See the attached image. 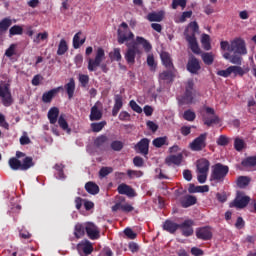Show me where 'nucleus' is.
I'll use <instances>...</instances> for the list:
<instances>
[{
	"label": "nucleus",
	"instance_id": "nucleus-1",
	"mask_svg": "<svg viewBox=\"0 0 256 256\" xmlns=\"http://www.w3.org/2000/svg\"><path fill=\"white\" fill-rule=\"evenodd\" d=\"M138 45H142L146 53H149V51L153 49V47L151 46V43H149L147 39L141 36H137L136 42H133L132 44H129V43L126 44V47H128V49L126 50L124 57L128 65H135V57H137V55L141 53V50H139Z\"/></svg>",
	"mask_w": 256,
	"mask_h": 256
},
{
	"label": "nucleus",
	"instance_id": "nucleus-2",
	"mask_svg": "<svg viewBox=\"0 0 256 256\" xmlns=\"http://www.w3.org/2000/svg\"><path fill=\"white\" fill-rule=\"evenodd\" d=\"M196 33H199V24H197V21L190 22L184 32V35L192 53L199 55V53H201V49L199 48L197 38L195 37Z\"/></svg>",
	"mask_w": 256,
	"mask_h": 256
},
{
	"label": "nucleus",
	"instance_id": "nucleus-3",
	"mask_svg": "<svg viewBox=\"0 0 256 256\" xmlns=\"http://www.w3.org/2000/svg\"><path fill=\"white\" fill-rule=\"evenodd\" d=\"M103 61H105V50L101 47H98L96 50L95 58H90L88 60V71L93 72L96 71L98 67H100L103 73H107L109 68H107V64L103 63Z\"/></svg>",
	"mask_w": 256,
	"mask_h": 256
},
{
	"label": "nucleus",
	"instance_id": "nucleus-4",
	"mask_svg": "<svg viewBox=\"0 0 256 256\" xmlns=\"http://www.w3.org/2000/svg\"><path fill=\"white\" fill-rule=\"evenodd\" d=\"M135 39V34L129 29L127 22H122L117 30V41L118 45H124Z\"/></svg>",
	"mask_w": 256,
	"mask_h": 256
},
{
	"label": "nucleus",
	"instance_id": "nucleus-5",
	"mask_svg": "<svg viewBox=\"0 0 256 256\" xmlns=\"http://www.w3.org/2000/svg\"><path fill=\"white\" fill-rule=\"evenodd\" d=\"M229 175V166L223 165L221 163H216L212 166V172L210 179L216 183H223L225 177Z\"/></svg>",
	"mask_w": 256,
	"mask_h": 256
},
{
	"label": "nucleus",
	"instance_id": "nucleus-6",
	"mask_svg": "<svg viewBox=\"0 0 256 256\" xmlns=\"http://www.w3.org/2000/svg\"><path fill=\"white\" fill-rule=\"evenodd\" d=\"M211 166V162L205 158H201L196 163L197 168V179L200 183H205L207 181V174L209 173V167Z\"/></svg>",
	"mask_w": 256,
	"mask_h": 256
},
{
	"label": "nucleus",
	"instance_id": "nucleus-7",
	"mask_svg": "<svg viewBox=\"0 0 256 256\" xmlns=\"http://www.w3.org/2000/svg\"><path fill=\"white\" fill-rule=\"evenodd\" d=\"M206 113L202 114V121L206 127H211L212 125H219V116L215 114V109L211 107L205 108Z\"/></svg>",
	"mask_w": 256,
	"mask_h": 256
},
{
	"label": "nucleus",
	"instance_id": "nucleus-8",
	"mask_svg": "<svg viewBox=\"0 0 256 256\" xmlns=\"http://www.w3.org/2000/svg\"><path fill=\"white\" fill-rule=\"evenodd\" d=\"M249 201H251L249 196H245V193L243 192H238L236 198L230 203V207H236V209H245V207L249 205Z\"/></svg>",
	"mask_w": 256,
	"mask_h": 256
},
{
	"label": "nucleus",
	"instance_id": "nucleus-9",
	"mask_svg": "<svg viewBox=\"0 0 256 256\" xmlns=\"http://www.w3.org/2000/svg\"><path fill=\"white\" fill-rule=\"evenodd\" d=\"M207 147V133L200 134L190 143L191 151H203Z\"/></svg>",
	"mask_w": 256,
	"mask_h": 256
},
{
	"label": "nucleus",
	"instance_id": "nucleus-10",
	"mask_svg": "<svg viewBox=\"0 0 256 256\" xmlns=\"http://www.w3.org/2000/svg\"><path fill=\"white\" fill-rule=\"evenodd\" d=\"M231 53L236 55H247V47L245 46V40L236 38L231 41Z\"/></svg>",
	"mask_w": 256,
	"mask_h": 256
},
{
	"label": "nucleus",
	"instance_id": "nucleus-11",
	"mask_svg": "<svg viewBox=\"0 0 256 256\" xmlns=\"http://www.w3.org/2000/svg\"><path fill=\"white\" fill-rule=\"evenodd\" d=\"M0 98L4 107H11L13 105V96H11V90H9L7 84L4 86L0 85Z\"/></svg>",
	"mask_w": 256,
	"mask_h": 256
},
{
	"label": "nucleus",
	"instance_id": "nucleus-12",
	"mask_svg": "<svg viewBox=\"0 0 256 256\" xmlns=\"http://www.w3.org/2000/svg\"><path fill=\"white\" fill-rule=\"evenodd\" d=\"M95 248L93 247V243L91 241L84 239L80 241L76 245V251H78V255L85 254V255H91Z\"/></svg>",
	"mask_w": 256,
	"mask_h": 256
},
{
	"label": "nucleus",
	"instance_id": "nucleus-13",
	"mask_svg": "<svg viewBox=\"0 0 256 256\" xmlns=\"http://www.w3.org/2000/svg\"><path fill=\"white\" fill-rule=\"evenodd\" d=\"M85 231L87 237H89L91 241H97V239L101 237L99 227H97V225H95L93 222H87L85 224Z\"/></svg>",
	"mask_w": 256,
	"mask_h": 256
},
{
	"label": "nucleus",
	"instance_id": "nucleus-14",
	"mask_svg": "<svg viewBox=\"0 0 256 256\" xmlns=\"http://www.w3.org/2000/svg\"><path fill=\"white\" fill-rule=\"evenodd\" d=\"M150 143H151V140H149V138H142L134 146V151H136V153H140V155H143L144 157H147V155H149V144Z\"/></svg>",
	"mask_w": 256,
	"mask_h": 256
},
{
	"label": "nucleus",
	"instance_id": "nucleus-15",
	"mask_svg": "<svg viewBox=\"0 0 256 256\" xmlns=\"http://www.w3.org/2000/svg\"><path fill=\"white\" fill-rule=\"evenodd\" d=\"M196 237L202 241H211V239H213V232L211 231V227L205 226L198 228L196 230Z\"/></svg>",
	"mask_w": 256,
	"mask_h": 256
},
{
	"label": "nucleus",
	"instance_id": "nucleus-16",
	"mask_svg": "<svg viewBox=\"0 0 256 256\" xmlns=\"http://www.w3.org/2000/svg\"><path fill=\"white\" fill-rule=\"evenodd\" d=\"M186 69L187 71H189V73H192V75H197V73L201 71V64L199 63V60L195 56H192L188 60Z\"/></svg>",
	"mask_w": 256,
	"mask_h": 256
},
{
	"label": "nucleus",
	"instance_id": "nucleus-17",
	"mask_svg": "<svg viewBox=\"0 0 256 256\" xmlns=\"http://www.w3.org/2000/svg\"><path fill=\"white\" fill-rule=\"evenodd\" d=\"M193 225L194 222L191 219L185 220L179 224V229H181L184 237H191V235H193Z\"/></svg>",
	"mask_w": 256,
	"mask_h": 256
},
{
	"label": "nucleus",
	"instance_id": "nucleus-18",
	"mask_svg": "<svg viewBox=\"0 0 256 256\" xmlns=\"http://www.w3.org/2000/svg\"><path fill=\"white\" fill-rule=\"evenodd\" d=\"M61 90H63V86H59V87L53 88L47 92H44L42 95V101L44 103H51V101H53V99H55V97H57V95H59Z\"/></svg>",
	"mask_w": 256,
	"mask_h": 256
},
{
	"label": "nucleus",
	"instance_id": "nucleus-19",
	"mask_svg": "<svg viewBox=\"0 0 256 256\" xmlns=\"http://www.w3.org/2000/svg\"><path fill=\"white\" fill-rule=\"evenodd\" d=\"M165 163L168 165V167H171V165H176L179 167V165L183 163V154L179 153L177 155H169L165 158Z\"/></svg>",
	"mask_w": 256,
	"mask_h": 256
},
{
	"label": "nucleus",
	"instance_id": "nucleus-20",
	"mask_svg": "<svg viewBox=\"0 0 256 256\" xmlns=\"http://www.w3.org/2000/svg\"><path fill=\"white\" fill-rule=\"evenodd\" d=\"M123 108V96L121 94H116L114 96V106L112 109V116L117 117L119 115V111Z\"/></svg>",
	"mask_w": 256,
	"mask_h": 256
},
{
	"label": "nucleus",
	"instance_id": "nucleus-21",
	"mask_svg": "<svg viewBox=\"0 0 256 256\" xmlns=\"http://www.w3.org/2000/svg\"><path fill=\"white\" fill-rule=\"evenodd\" d=\"M117 191L119 195H127V197H135L136 195L135 190L125 183L120 184L117 188Z\"/></svg>",
	"mask_w": 256,
	"mask_h": 256
},
{
	"label": "nucleus",
	"instance_id": "nucleus-22",
	"mask_svg": "<svg viewBox=\"0 0 256 256\" xmlns=\"http://www.w3.org/2000/svg\"><path fill=\"white\" fill-rule=\"evenodd\" d=\"M162 229L164 231H167V233H170L171 235H175L179 229V224L175 223L172 220H166L163 223Z\"/></svg>",
	"mask_w": 256,
	"mask_h": 256
},
{
	"label": "nucleus",
	"instance_id": "nucleus-23",
	"mask_svg": "<svg viewBox=\"0 0 256 256\" xmlns=\"http://www.w3.org/2000/svg\"><path fill=\"white\" fill-rule=\"evenodd\" d=\"M160 59L164 67H166L169 71H173V69H175L171 55L168 52H162L160 54Z\"/></svg>",
	"mask_w": 256,
	"mask_h": 256
},
{
	"label": "nucleus",
	"instance_id": "nucleus-24",
	"mask_svg": "<svg viewBox=\"0 0 256 256\" xmlns=\"http://www.w3.org/2000/svg\"><path fill=\"white\" fill-rule=\"evenodd\" d=\"M180 204H181V207H183V209L192 207V205L197 204V197L193 195H186L180 199Z\"/></svg>",
	"mask_w": 256,
	"mask_h": 256
},
{
	"label": "nucleus",
	"instance_id": "nucleus-25",
	"mask_svg": "<svg viewBox=\"0 0 256 256\" xmlns=\"http://www.w3.org/2000/svg\"><path fill=\"white\" fill-rule=\"evenodd\" d=\"M89 119L90 121H101L103 119V112L97 105L91 107Z\"/></svg>",
	"mask_w": 256,
	"mask_h": 256
},
{
	"label": "nucleus",
	"instance_id": "nucleus-26",
	"mask_svg": "<svg viewBox=\"0 0 256 256\" xmlns=\"http://www.w3.org/2000/svg\"><path fill=\"white\" fill-rule=\"evenodd\" d=\"M164 18H165L164 11L152 12V13H149L146 17V19H148L150 23H153V22L161 23V21H163Z\"/></svg>",
	"mask_w": 256,
	"mask_h": 256
},
{
	"label": "nucleus",
	"instance_id": "nucleus-27",
	"mask_svg": "<svg viewBox=\"0 0 256 256\" xmlns=\"http://www.w3.org/2000/svg\"><path fill=\"white\" fill-rule=\"evenodd\" d=\"M193 99V92L185 90L184 95L180 96L178 101L180 105H191V103H193Z\"/></svg>",
	"mask_w": 256,
	"mask_h": 256
},
{
	"label": "nucleus",
	"instance_id": "nucleus-28",
	"mask_svg": "<svg viewBox=\"0 0 256 256\" xmlns=\"http://www.w3.org/2000/svg\"><path fill=\"white\" fill-rule=\"evenodd\" d=\"M64 89L69 99H73L75 95V79L70 78L69 82L64 85Z\"/></svg>",
	"mask_w": 256,
	"mask_h": 256
},
{
	"label": "nucleus",
	"instance_id": "nucleus-29",
	"mask_svg": "<svg viewBox=\"0 0 256 256\" xmlns=\"http://www.w3.org/2000/svg\"><path fill=\"white\" fill-rule=\"evenodd\" d=\"M48 119L51 125H55V123H57V119H59V108H50V110L48 111Z\"/></svg>",
	"mask_w": 256,
	"mask_h": 256
},
{
	"label": "nucleus",
	"instance_id": "nucleus-30",
	"mask_svg": "<svg viewBox=\"0 0 256 256\" xmlns=\"http://www.w3.org/2000/svg\"><path fill=\"white\" fill-rule=\"evenodd\" d=\"M108 142L109 137H107V135L105 134H101L94 140V146L97 147V149H101V147H105V145H107Z\"/></svg>",
	"mask_w": 256,
	"mask_h": 256
},
{
	"label": "nucleus",
	"instance_id": "nucleus-31",
	"mask_svg": "<svg viewBox=\"0 0 256 256\" xmlns=\"http://www.w3.org/2000/svg\"><path fill=\"white\" fill-rule=\"evenodd\" d=\"M31 167H35V162H33V157L27 156L21 162V171H29Z\"/></svg>",
	"mask_w": 256,
	"mask_h": 256
},
{
	"label": "nucleus",
	"instance_id": "nucleus-32",
	"mask_svg": "<svg viewBox=\"0 0 256 256\" xmlns=\"http://www.w3.org/2000/svg\"><path fill=\"white\" fill-rule=\"evenodd\" d=\"M85 190L90 195H97L99 193V186L95 182L90 181L85 184Z\"/></svg>",
	"mask_w": 256,
	"mask_h": 256
},
{
	"label": "nucleus",
	"instance_id": "nucleus-33",
	"mask_svg": "<svg viewBox=\"0 0 256 256\" xmlns=\"http://www.w3.org/2000/svg\"><path fill=\"white\" fill-rule=\"evenodd\" d=\"M106 125L107 121L93 122L90 124V128L93 133H100V131H103Z\"/></svg>",
	"mask_w": 256,
	"mask_h": 256
},
{
	"label": "nucleus",
	"instance_id": "nucleus-34",
	"mask_svg": "<svg viewBox=\"0 0 256 256\" xmlns=\"http://www.w3.org/2000/svg\"><path fill=\"white\" fill-rule=\"evenodd\" d=\"M85 231V225L78 223L75 225L74 228V236L76 237V239H81V237L85 235Z\"/></svg>",
	"mask_w": 256,
	"mask_h": 256
},
{
	"label": "nucleus",
	"instance_id": "nucleus-35",
	"mask_svg": "<svg viewBox=\"0 0 256 256\" xmlns=\"http://www.w3.org/2000/svg\"><path fill=\"white\" fill-rule=\"evenodd\" d=\"M58 125L61 127L63 131H66L68 135L71 133V128H69V123H67V120H65V116L60 115L58 118Z\"/></svg>",
	"mask_w": 256,
	"mask_h": 256
},
{
	"label": "nucleus",
	"instance_id": "nucleus-36",
	"mask_svg": "<svg viewBox=\"0 0 256 256\" xmlns=\"http://www.w3.org/2000/svg\"><path fill=\"white\" fill-rule=\"evenodd\" d=\"M236 183L240 189H245L251 183V178L249 176H239Z\"/></svg>",
	"mask_w": 256,
	"mask_h": 256
},
{
	"label": "nucleus",
	"instance_id": "nucleus-37",
	"mask_svg": "<svg viewBox=\"0 0 256 256\" xmlns=\"http://www.w3.org/2000/svg\"><path fill=\"white\" fill-rule=\"evenodd\" d=\"M152 145L154 147H156L157 149H161V147H163V145H169V143H167V137L164 136V137L155 138L152 141Z\"/></svg>",
	"mask_w": 256,
	"mask_h": 256
},
{
	"label": "nucleus",
	"instance_id": "nucleus-38",
	"mask_svg": "<svg viewBox=\"0 0 256 256\" xmlns=\"http://www.w3.org/2000/svg\"><path fill=\"white\" fill-rule=\"evenodd\" d=\"M201 57L205 65H213V61H215V56L211 52H204Z\"/></svg>",
	"mask_w": 256,
	"mask_h": 256
},
{
	"label": "nucleus",
	"instance_id": "nucleus-39",
	"mask_svg": "<svg viewBox=\"0 0 256 256\" xmlns=\"http://www.w3.org/2000/svg\"><path fill=\"white\" fill-rule=\"evenodd\" d=\"M12 21L10 18H4L0 21V32L5 33V31H8L9 28L12 25Z\"/></svg>",
	"mask_w": 256,
	"mask_h": 256
},
{
	"label": "nucleus",
	"instance_id": "nucleus-40",
	"mask_svg": "<svg viewBox=\"0 0 256 256\" xmlns=\"http://www.w3.org/2000/svg\"><path fill=\"white\" fill-rule=\"evenodd\" d=\"M69 51V46L65 39H61L58 45L57 55H65V52Z\"/></svg>",
	"mask_w": 256,
	"mask_h": 256
},
{
	"label": "nucleus",
	"instance_id": "nucleus-41",
	"mask_svg": "<svg viewBox=\"0 0 256 256\" xmlns=\"http://www.w3.org/2000/svg\"><path fill=\"white\" fill-rule=\"evenodd\" d=\"M9 166L13 171H21V160L17 158H10Z\"/></svg>",
	"mask_w": 256,
	"mask_h": 256
},
{
	"label": "nucleus",
	"instance_id": "nucleus-42",
	"mask_svg": "<svg viewBox=\"0 0 256 256\" xmlns=\"http://www.w3.org/2000/svg\"><path fill=\"white\" fill-rule=\"evenodd\" d=\"M173 70L163 71L159 74L160 81H173Z\"/></svg>",
	"mask_w": 256,
	"mask_h": 256
},
{
	"label": "nucleus",
	"instance_id": "nucleus-43",
	"mask_svg": "<svg viewBox=\"0 0 256 256\" xmlns=\"http://www.w3.org/2000/svg\"><path fill=\"white\" fill-rule=\"evenodd\" d=\"M109 57L112 61H121V48H114V50L109 53Z\"/></svg>",
	"mask_w": 256,
	"mask_h": 256
},
{
	"label": "nucleus",
	"instance_id": "nucleus-44",
	"mask_svg": "<svg viewBox=\"0 0 256 256\" xmlns=\"http://www.w3.org/2000/svg\"><path fill=\"white\" fill-rule=\"evenodd\" d=\"M242 167H255L256 165V156H251L244 159L241 162Z\"/></svg>",
	"mask_w": 256,
	"mask_h": 256
},
{
	"label": "nucleus",
	"instance_id": "nucleus-45",
	"mask_svg": "<svg viewBox=\"0 0 256 256\" xmlns=\"http://www.w3.org/2000/svg\"><path fill=\"white\" fill-rule=\"evenodd\" d=\"M9 35L10 37H13L15 35H23V27L19 25H14L9 29Z\"/></svg>",
	"mask_w": 256,
	"mask_h": 256
},
{
	"label": "nucleus",
	"instance_id": "nucleus-46",
	"mask_svg": "<svg viewBox=\"0 0 256 256\" xmlns=\"http://www.w3.org/2000/svg\"><path fill=\"white\" fill-rule=\"evenodd\" d=\"M147 65L150 67L151 71H155V69H157V62H155V56H153V54H149L147 56Z\"/></svg>",
	"mask_w": 256,
	"mask_h": 256
},
{
	"label": "nucleus",
	"instance_id": "nucleus-47",
	"mask_svg": "<svg viewBox=\"0 0 256 256\" xmlns=\"http://www.w3.org/2000/svg\"><path fill=\"white\" fill-rule=\"evenodd\" d=\"M234 149L236 151H243V149H245V141L241 138H235Z\"/></svg>",
	"mask_w": 256,
	"mask_h": 256
},
{
	"label": "nucleus",
	"instance_id": "nucleus-48",
	"mask_svg": "<svg viewBox=\"0 0 256 256\" xmlns=\"http://www.w3.org/2000/svg\"><path fill=\"white\" fill-rule=\"evenodd\" d=\"M230 71L231 73H233V75H235V77H237V75H239L240 77H243V75H245V70H243L241 66H230Z\"/></svg>",
	"mask_w": 256,
	"mask_h": 256
},
{
	"label": "nucleus",
	"instance_id": "nucleus-49",
	"mask_svg": "<svg viewBox=\"0 0 256 256\" xmlns=\"http://www.w3.org/2000/svg\"><path fill=\"white\" fill-rule=\"evenodd\" d=\"M49 39V33L48 32H43V33H38L36 38H34L33 42L39 45L41 41H45Z\"/></svg>",
	"mask_w": 256,
	"mask_h": 256
},
{
	"label": "nucleus",
	"instance_id": "nucleus-50",
	"mask_svg": "<svg viewBox=\"0 0 256 256\" xmlns=\"http://www.w3.org/2000/svg\"><path fill=\"white\" fill-rule=\"evenodd\" d=\"M110 147L112 151H121L124 147V144L122 141L114 140L111 142Z\"/></svg>",
	"mask_w": 256,
	"mask_h": 256
},
{
	"label": "nucleus",
	"instance_id": "nucleus-51",
	"mask_svg": "<svg viewBox=\"0 0 256 256\" xmlns=\"http://www.w3.org/2000/svg\"><path fill=\"white\" fill-rule=\"evenodd\" d=\"M195 117H197V115L192 110L184 111L183 119H185V121H195Z\"/></svg>",
	"mask_w": 256,
	"mask_h": 256
},
{
	"label": "nucleus",
	"instance_id": "nucleus-52",
	"mask_svg": "<svg viewBox=\"0 0 256 256\" xmlns=\"http://www.w3.org/2000/svg\"><path fill=\"white\" fill-rule=\"evenodd\" d=\"M178 7L185 9V7H187V0H173L172 9H177Z\"/></svg>",
	"mask_w": 256,
	"mask_h": 256
},
{
	"label": "nucleus",
	"instance_id": "nucleus-53",
	"mask_svg": "<svg viewBox=\"0 0 256 256\" xmlns=\"http://www.w3.org/2000/svg\"><path fill=\"white\" fill-rule=\"evenodd\" d=\"M193 16V11H185L182 13V15L179 18V22L180 23H185V21H187V19H191V17Z\"/></svg>",
	"mask_w": 256,
	"mask_h": 256
},
{
	"label": "nucleus",
	"instance_id": "nucleus-54",
	"mask_svg": "<svg viewBox=\"0 0 256 256\" xmlns=\"http://www.w3.org/2000/svg\"><path fill=\"white\" fill-rule=\"evenodd\" d=\"M79 83L81 84V87H87V85H89V75L80 74Z\"/></svg>",
	"mask_w": 256,
	"mask_h": 256
},
{
	"label": "nucleus",
	"instance_id": "nucleus-55",
	"mask_svg": "<svg viewBox=\"0 0 256 256\" xmlns=\"http://www.w3.org/2000/svg\"><path fill=\"white\" fill-rule=\"evenodd\" d=\"M15 49H17V44H11L10 46H9V48L8 49H6V51H5V56L6 57H9V58H11V57H13V55H15Z\"/></svg>",
	"mask_w": 256,
	"mask_h": 256
},
{
	"label": "nucleus",
	"instance_id": "nucleus-56",
	"mask_svg": "<svg viewBox=\"0 0 256 256\" xmlns=\"http://www.w3.org/2000/svg\"><path fill=\"white\" fill-rule=\"evenodd\" d=\"M129 105L132 111H135V113H143V109L141 108V106H139V104H137V102H135V100H131L129 102Z\"/></svg>",
	"mask_w": 256,
	"mask_h": 256
},
{
	"label": "nucleus",
	"instance_id": "nucleus-57",
	"mask_svg": "<svg viewBox=\"0 0 256 256\" xmlns=\"http://www.w3.org/2000/svg\"><path fill=\"white\" fill-rule=\"evenodd\" d=\"M80 36H81V32H78L74 35L73 37V47L74 49H79V47H81V42H80Z\"/></svg>",
	"mask_w": 256,
	"mask_h": 256
},
{
	"label": "nucleus",
	"instance_id": "nucleus-58",
	"mask_svg": "<svg viewBox=\"0 0 256 256\" xmlns=\"http://www.w3.org/2000/svg\"><path fill=\"white\" fill-rule=\"evenodd\" d=\"M217 145H220L221 147L229 145V138H227L225 135H221L217 140Z\"/></svg>",
	"mask_w": 256,
	"mask_h": 256
},
{
	"label": "nucleus",
	"instance_id": "nucleus-59",
	"mask_svg": "<svg viewBox=\"0 0 256 256\" xmlns=\"http://www.w3.org/2000/svg\"><path fill=\"white\" fill-rule=\"evenodd\" d=\"M113 171L112 167H102L99 171L100 177H107V175H110V173Z\"/></svg>",
	"mask_w": 256,
	"mask_h": 256
},
{
	"label": "nucleus",
	"instance_id": "nucleus-60",
	"mask_svg": "<svg viewBox=\"0 0 256 256\" xmlns=\"http://www.w3.org/2000/svg\"><path fill=\"white\" fill-rule=\"evenodd\" d=\"M118 119L120 121H131V114H129L127 111H122L120 112Z\"/></svg>",
	"mask_w": 256,
	"mask_h": 256
},
{
	"label": "nucleus",
	"instance_id": "nucleus-61",
	"mask_svg": "<svg viewBox=\"0 0 256 256\" xmlns=\"http://www.w3.org/2000/svg\"><path fill=\"white\" fill-rule=\"evenodd\" d=\"M124 235H126L128 239H137V233H135L131 228H126L124 230Z\"/></svg>",
	"mask_w": 256,
	"mask_h": 256
},
{
	"label": "nucleus",
	"instance_id": "nucleus-62",
	"mask_svg": "<svg viewBox=\"0 0 256 256\" xmlns=\"http://www.w3.org/2000/svg\"><path fill=\"white\" fill-rule=\"evenodd\" d=\"M248 111L252 113V115H256V102L255 100L248 101Z\"/></svg>",
	"mask_w": 256,
	"mask_h": 256
},
{
	"label": "nucleus",
	"instance_id": "nucleus-63",
	"mask_svg": "<svg viewBox=\"0 0 256 256\" xmlns=\"http://www.w3.org/2000/svg\"><path fill=\"white\" fill-rule=\"evenodd\" d=\"M133 163L135 167H143L145 161L143 160V158L141 156H135L133 158Z\"/></svg>",
	"mask_w": 256,
	"mask_h": 256
},
{
	"label": "nucleus",
	"instance_id": "nucleus-64",
	"mask_svg": "<svg viewBox=\"0 0 256 256\" xmlns=\"http://www.w3.org/2000/svg\"><path fill=\"white\" fill-rule=\"evenodd\" d=\"M231 74H232L231 73V66L228 67L226 70H219L217 72V75H219V77H225V78L229 77Z\"/></svg>",
	"mask_w": 256,
	"mask_h": 256
}]
</instances>
